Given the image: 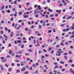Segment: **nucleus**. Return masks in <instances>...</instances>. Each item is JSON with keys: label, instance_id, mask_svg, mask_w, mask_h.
Masks as SVG:
<instances>
[{"label": "nucleus", "instance_id": "f257e3e1", "mask_svg": "<svg viewBox=\"0 0 74 74\" xmlns=\"http://www.w3.org/2000/svg\"><path fill=\"white\" fill-rule=\"evenodd\" d=\"M37 66H38V63L37 62L36 63V64H33V67H37Z\"/></svg>", "mask_w": 74, "mask_h": 74}, {"label": "nucleus", "instance_id": "f03ea898", "mask_svg": "<svg viewBox=\"0 0 74 74\" xmlns=\"http://www.w3.org/2000/svg\"><path fill=\"white\" fill-rule=\"evenodd\" d=\"M4 7H5L4 5H3L2 7H1L0 10H1H1H3L4 8Z\"/></svg>", "mask_w": 74, "mask_h": 74}, {"label": "nucleus", "instance_id": "7ed1b4c3", "mask_svg": "<svg viewBox=\"0 0 74 74\" xmlns=\"http://www.w3.org/2000/svg\"><path fill=\"white\" fill-rule=\"evenodd\" d=\"M57 53H59L58 54H56V56H60V52L59 51H57Z\"/></svg>", "mask_w": 74, "mask_h": 74}, {"label": "nucleus", "instance_id": "20e7f679", "mask_svg": "<svg viewBox=\"0 0 74 74\" xmlns=\"http://www.w3.org/2000/svg\"><path fill=\"white\" fill-rule=\"evenodd\" d=\"M69 71H70L71 72V73H72L73 74H74V71H73L72 69L71 68L69 70Z\"/></svg>", "mask_w": 74, "mask_h": 74}, {"label": "nucleus", "instance_id": "39448f33", "mask_svg": "<svg viewBox=\"0 0 74 74\" xmlns=\"http://www.w3.org/2000/svg\"><path fill=\"white\" fill-rule=\"evenodd\" d=\"M61 10H56V12H59V14H60V13H61Z\"/></svg>", "mask_w": 74, "mask_h": 74}, {"label": "nucleus", "instance_id": "423d86ee", "mask_svg": "<svg viewBox=\"0 0 74 74\" xmlns=\"http://www.w3.org/2000/svg\"><path fill=\"white\" fill-rule=\"evenodd\" d=\"M21 26H22V25H19L18 27L17 28V29H16V30H19V29H20V27H21Z\"/></svg>", "mask_w": 74, "mask_h": 74}, {"label": "nucleus", "instance_id": "0eeeda50", "mask_svg": "<svg viewBox=\"0 0 74 74\" xmlns=\"http://www.w3.org/2000/svg\"><path fill=\"white\" fill-rule=\"evenodd\" d=\"M26 69V68L24 67L21 69L22 71H25V69Z\"/></svg>", "mask_w": 74, "mask_h": 74}, {"label": "nucleus", "instance_id": "6e6552de", "mask_svg": "<svg viewBox=\"0 0 74 74\" xmlns=\"http://www.w3.org/2000/svg\"><path fill=\"white\" fill-rule=\"evenodd\" d=\"M23 16V18H28V17H29V15H27V16Z\"/></svg>", "mask_w": 74, "mask_h": 74}, {"label": "nucleus", "instance_id": "1a4fd4ad", "mask_svg": "<svg viewBox=\"0 0 74 74\" xmlns=\"http://www.w3.org/2000/svg\"><path fill=\"white\" fill-rule=\"evenodd\" d=\"M48 10H49V11L51 12H52V10H51V9L50 8H49L48 9Z\"/></svg>", "mask_w": 74, "mask_h": 74}, {"label": "nucleus", "instance_id": "9d476101", "mask_svg": "<svg viewBox=\"0 0 74 74\" xmlns=\"http://www.w3.org/2000/svg\"><path fill=\"white\" fill-rule=\"evenodd\" d=\"M0 67H1L2 70L3 71V66L2 65H0Z\"/></svg>", "mask_w": 74, "mask_h": 74}, {"label": "nucleus", "instance_id": "9b49d317", "mask_svg": "<svg viewBox=\"0 0 74 74\" xmlns=\"http://www.w3.org/2000/svg\"><path fill=\"white\" fill-rule=\"evenodd\" d=\"M66 32H68L69 30H70V28L67 27V29H66Z\"/></svg>", "mask_w": 74, "mask_h": 74}, {"label": "nucleus", "instance_id": "f8f14e48", "mask_svg": "<svg viewBox=\"0 0 74 74\" xmlns=\"http://www.w3.org/2000/svg\"><path fill=\"white\" fill-rule=\"evenodd\" d=\"M17 42H18V44H19L21 42V40H17Z\"/></svg>", "mask_w": 74, "mask_h": 74}, {"label": "nucleus", "instance_id": "ddd939ff", "mask_svg": "<svg viewBox=\"0 0 74 74\" xmlns=\"http://www.w3.org/2000/svg\"><path fill=\"white\" fill-rule=\"evenodd\" d=\"M18 22V23H21V22H23V21L20 20H19Z\"/></svg>", "mask_w": 74, "mask_h": 74}, {"label": "nucleus", "instance_id": "4468645a", "mask_svg": "<svg viewBox=\"0 0 74 74\" xmlns=\"http://www.w3.org/2000/svg\"><path fill=\"white\" fill-rule=\"evenodd\" d=\"M73 60H69L68 61V62H69V63H72L73 62Z\"/></svg>", "mask_w": 74, "mask_h": 74}, {"label": "nucleus", "instance_id": "2eb2a0df", "mask_svg": "<svg viewBox=\"0 0 74 74\" xmlns=\"http://www.w3.org/2000/svg\"><path fill=\"white\" fill-rule=\"evenodd\" d=\"M12 50H10V51H9V53L10 54V55H11V53H12Z\"/></svg>", "mask_w": 74, "mask_h": 74}, {"label": "nucleus", "instance_id": "dca6fc26", "mask_svg": "<svg viewBox=\"0 0 74 74\" xmlns=\"http://www.w3.org/2000/svg\"><path fill=\"white\" fill-rule=\"evenodd\" d=\"M17 1H18L17 0H15L14 1V4H16V2Z\"/></svg>", "mask_w": 74, "mask_h": 74}, {"label": "nucleus", "instance_id": "f3484780", "mask_svg": "<svg viewBox=\"0 0 74 74\" xmlns=\"http://www.w3.org/2000/svg\"><path fill=\"white\" fill-rule=\"evenodd\" d=\"M72 18V16H69V17L67 18L68 19H70L71 18Z\"/></svg>", "mask_w": 74, "mask_h": 74}, {"label": "nucleus", "instance_id": "a211bd4d", "mask_svg": "<svg viewBox=\"0 0 74 74\" xmlns=\"http://www.w3.org/2000/svg\"><path fill=\"white\" fill-rule=\"evenodd\" d=\"M2 63H5V60H1V61Z\"/></svg>", "mask_w": 74, "mask_h": 74}, {"label": "nucleus", "instance_id": "6ab92c4d", "mask_svg": "<svg viewBox=\"0 0 74 74\" xmlns=\"http://www.w3.org/2000/svg\"><path fill=\"white\" fill-rule=\"evenodd\" d=\"M53 52H54V51L52 50L51 51V52L50 53H51V54H53Z\"/></svg>", "mask_w": 74, "mask_h": 74}, {"label": "nucleus", "instance_id": "aec40b11", "mask_svg": "<svg viewBox=\"0 0 74 74\" xmlns=\"http://www.w3.org/2000/svg\"><path fill=\"white\" fill-rule=\"evenodd\" d=\"M39 15L38 14H36L35 16V17L36 18H38V17Z\"/></svg>", "mask_w": 74, "mask_h": 74}, {"label": "nucleus", "instance_id": "412c9836", "mask_svg": "<svg viewBox=\"0 0 74 74\" xmlns=\"http://www.w3.org/2000/svg\"><path fill=\"white\" fill-rule=\"evenodd\" d=\"M37 7H38V5L37 4H36L34 6V8H37Z\"/></svg>", "mask_w": 74, "mask_h": 74}, {"label": "nucleus", "instance_id": "4be33fe9", "mask_svg": "<svg viewBox=\"0 0 74 74\" xmlns=\"http://www.w3.org/2000/svg\"><path fill=\"white\" fill-rule=\"evenodd\" d=\"M40 23H41V24L43 23V20H40Z\"/></svg>", "mask_w": 74, "mask_h": 74}, {"label": "nucleus", "instance_id": "5701e85b", "mask_svg": "<svg viewBox=\"0 0 74 74\" xmlns=\"http://www.w3.org/2000/svg\"><path fill=\"white\" fill-rule=\"evenodd\" d=\"M19 72H20V70H16V72L17 73H19Z\"/></svg>", "mask_w": 74, "mask_h": 74}, {"label": "nucleus", "instance_id": "b1692460", "mask_svg": "<svg viewBox=\"0 0 74 74\" xmlns=\"http://www.w3.org/2000/svg\"><path fill=\"white\" fill-rule=\"evenodd\" d=\"M5 30H6V31H8V28H7V27H5Z\"/></svg>", "mask_w": 74, "mask_h": 74}, {"label": "nucleus", "instance_id": "393cba45", "mask_svg": "<svg viewBox=\"0 0 74 74\" xmlns=\"http://www.w3.org/2000/svg\"><path fill=\"white\" fill-rule=\"evenodd\" d=\"M23 40H26V38L25 37H23Z\"/></svg>", "mask_w": 74, "mask_h": 74}, {"label": "nucleus", "instance_id": "a878e982", "mask_svg": "<svg viewBox=\"0 0 74 74\" xmlns=\"http://www.w3.org/2000/svg\"><path fill=\"white\" fill-rule=\"evenodd\" d=\"M60 26H61V27H64V24H63L61 25H60Z\"/></svg>", "mask_w": 74, "mask_h": 74}, {"label": "nucleus", "instance_id": "bb28decb", "mask_svg": "<svg viewBox=\"0 0 74 74\" xmlns=\"http://www.w3.org/2000/svg\"><path fill=\"white\" fill-rule=\"evenodd\" d=\"M60 45H61V46H64V45L63 44V43H61L60 44Z\"/></svg>", "mask_w": 74, "mask_h": 74}, {"label": "nucleus", "instance_id": "cd10ccee", "mask_svg": "<svg viewBox=\"0 0 74 74\" xmlns=\"http://www.w3.org/2000/svg\"><path fill=\"white\" fill-rule=\"evenodd\" d=\"M28 51H29V52H33V51L31 49H29L28 50Z\"/></svg>", "mask_w": 74, "mask_h": 74}, {"label": "nucleus", "instance_id": "c85d7f7f", "mask_svg": "<svg viewBox=\"0 0 74 74\" xmlns=\"http://www.w3.org/2000/svg\"><path fill=\"white\" fill-rule=\"evenodd\" d=\"M60 63L61 64H64V62L63 61H60Z\"/></svg>", "mask_w": 74, "mask_h": 74}, {"label": "nucleus", "instance_id": "c756f323", "mask_svg": "<svg viewBox=\"0 0 74 74\" xmlns=\"http://www.w3.org/2000/svg\"><path fill=\"white\" fill-rule=\"evenodd\" d=\"M3 36H4V37L5 38H8V37L7 36H5V34H4L3 35Z\"/></svg>", "mask_w": 74, "mask_h": 74}, {"label": "nucleus", "instance_id": "7c9ffc66", "mask_svg": "<svg viewBox=\"0 0 74 74\" xmlns=\"http://www.w3.org/2000/svg\"><path fill=\"white\" fill-rule=\"evenodd\" d=\"M51 25V24H50V23H47L46 24V25H47V26H49V25Z\"/></svg>", "mask_w": 74, "mask_h": 74}, {"label": "nucleus", "instance_id": "2f4dec72", "mask_svg": "<svg viewBox=\"0 0 74 74\" xmlns=\"http://www.w3.org/2000/svg\"><path fill=\"white\" fill-rule=\"evenodd\" d=\"M25 30L26 31H28V28H25Z\"/></svg>", "mask_w": 74, "mask_h": 74}, {"label": "nucleus", "instance_id": "473e14b6", "mask_svg": "<svg viewBox=\"0 0 74 74\" xmlns=\"http://www.w3.org/2000/svg\"><path fill=\"white\" fill-rule=\"evenodd\" d=\"M10 11H11L10 10H7V12H8V13H10Z\"/></svg>", "mask_w": 74, "mask_h": 74}, {"label": "nucleus", "instance_id": "72a5a7b5", "mask_svg": "<svg viewBox=\"0 0 74 74\" xmlns=\"http://www.w3.org/2000/svg\"><path fill=\"white\" fill-rule=\"evenodd\" d=\"M71 38H74V35L70 36Z\"/></svg>", "mask_w": 74, "mask_h": 74}, {"label": "nucleus", "instance_id": "f704fd0d", "mask_svg": "<svg viewBox=\"0 0 74 74\" xmlns=\"http://www.w3.org/2000/svg\"><path fill=\"white\" fill-rule=\"evenodd\" d=\"M28 73H28V72H27V71H26V72L24 73V74H28Z\"/></svg>", "mask_w": 74, "mask_h": 74}, {"label": "nucleus", "instance_id": "c9c22d12", "mask_svg": "<svg viewBox=\"0 0 74 74\" xmlns=\"http://www.w3.org/2000/svg\"><path fill=\"white\" fill-rule=\"evenodd\" d=\"M15 26V24L14 23H13L12 25V27H14Z\"/></svg>", "mask_w": 74, "mask_h": 74}, {"label": "nucleus", "instance_id": "e433bc0d", "mask_svg": "<svg viewBox=\"0 0 74 74\" xmlns=\"http://www.w3.org/2000/svg\"><path fill=\"white\" fill-rule=\"evenodd\" d=\"M41 57L42 58H45V56H41Z\"/></svg>", "mask_w": 74, "mask_h": 74}, {"label": "nucleus", "instance_id": "4c0bfd02", "mask_svg": "<svg viewBox=\"0 0 74 74\" xmlns=\"http://www.w3.org/2000/svg\"><path fill=\"white\" fill-rule=\"evenodd\" d=\"M42 27V26H41V25H39V29H41Z\"/></svg>", "mask_w": 74, "mask_h": 74}, {"label": "nucleus", "instance_id": "58836bf2", "mask_svg": "<svg viewBox=\"0 0 74 74\" xmlns=\"http://www.w3.org/2000/svg\"><path fill=\"white\" fill-rule=\"evenodd\" d=\"M25 55H26L29 56L30 54L29 53H25Z\"/></svg>", "mask_w": 74, "mask_h": 74}, {"label": "nucleus", "instance_id": "ea45409f", "mask_svg": "<svg viewBox=\"0 0 74 74\" xmlns=\"http://www.w3.org/2000/svg\"><path fill=\"white\" fill-rule=\"evenodd\" d=\"M56 44V42H55L54 43H53L52 45H55V44Z\"/></svg>", "mask_w": 74, "mask_h": 74}, {"label": "nucleus", "instance_id": "a19ab883", "mask_svg": "<svg viewBox=\"0 0 74 74\" xmlns=\"http://www.w3.org/2000/svg\"><path fill=\"white\" fill-rule=\"evenodd\" d=\"M42 38L41 37L40 38L39 40L42 41Z\"/></svg>", "mask_w": 74, "mask_h": 74}, {"label": "nucleus", "instance_id": "79ce46f5", "mask_svg": "<svg viewBox=\"0 0 74 74\" xmlns=\"http://www.w3.org/2000/svg\"><path fill=\"white\" fill-rule=\"evenodd\" d=\"M38 45H39L38 44H37L36 45H35V46L36 47H38Z\"/></svg>", "mask_w": 74, "mask_h": 74}, {"label": "nucleus", "instance_id": "37998d69", "mask_svg": "<svg viewBox=\"0 0 74 74\" xmlns=\"http://www.w3.org/2000/svg\"><path fill=\"white\" fill-rule=\"evenodd\" d=\"M66 4H67V3H66V2H65V3H64L63 4V5H66Z\"/></svg>", "mask_w": 74, "mask_h": 74}, {"label": "nucleus", "instance_id": "c03bdc74", "mask_svg": "<svg viewBox=\"0 0 74 74\" xmlns=\"http://www.w3.org/2000/svg\"><path fill=\"white\" fill-rule=\"evenodd\" d=\"M62 5H63V4L62 3L60 4L59 5V6L60 7H61V6H62Z\"/></svg>", "mask_w": 74, "mask_h": 74}, {"label": "nucleus", "instance_id": "a18cd8bd", "mask_svg": "<svg viewBox=\"0 0 74 74\" xmlns=\"http://www.w3.org/2000/svg\"><path fill=\"white\" fill-rule=\"evenodd\" d=\"M53 16H54V15L53 14H51L50 15V16H51V17H53Z\"/></svg>", "mask_w": 74, "mask_h": 74}, {"label": "nucleus", "instance_id": "49530a36", "mask_svg": "<svg viewBox=\"0 0 74 74\" xmlns=\"http://www.w3.org/2000/svg\"><path fill=\"white\" fill-rule=\"evenodd\" d=\"M25 15H26V13H24V14L23 15V16H25Z\"/></svg>", "mask_w": 74, "mask_h": 74}, {"label": "nucleus", "instance_id": "de8ad7c7", "mask_svg": "<svg viewBox=\"0 0 74 74\" xmlns=\"http://www.w3.org/2000/svg\"><path fill=\"white\" fill-rule=\"evenodd\" d=\"M71 53H72L71 52H70V51H69L68 52L69 54H71Z\"/></svg>", "mask_w": 74, "mask_h": 74}, {"label": "nucleus", "instance_id": "09e8293b", "mask_svg": "<svg viewBox=\"0 0 74 74\" xmlns=\"http://www.w3.org/2000/svg\"><path fill=\"white\" fill-rule=\"evenodd\" d=\"M10 21H13V17H12L10 19Z\"/></svg>", "mask_w": 74, "mask_h": 74}, {"label": "nucleus", "instance_id": "8fccbe9b", "mask_svg": "<svg viewBox=\"0 0 74 74\" xmlns=\"http://www.w3.org/2000/svg\"><path fill=\"white\" fill-rule=\"evenodd\" d=\"M64 58L65 59H66V60L67 59V56H64Z\"/></svg>", "mask_w": 74, "mask_h": 74}, {"label": "nucleus", "instance_id": "3c124183", "mask_svg": "<svg viewBox=\"0 0 74 74\" xmlns=\"http://www.w3.org/2000/svg\"><path fill=\"white\" fill-rule=\"evenodd\" d=\"M32 7H30L29 8H28V11H29V10H31V9H32Z\"/></svg>", "mask_w": 74, "mask_h": 74}, {"label": "nucleus", "instance_id": "603ef678", "mask_svg": "<svg viewBox=\"0 0 74 74\" xmlns=\"http://www.w3.org/2000/svg\"><path fill=\"white\" fill-rule=\"evenodd\" d=\"M60 47V45H58L56 46V48H58V47Z\"/></svg>", "mask_w": 74, "mask_h": 74}, {"label": "nucleus", "instance_id": "864d4df0", "mask_svg": "<svg viewBox=\"0 0 74 74\" xmlns=\"http://www.w3.org/2000/svg\"><path fill=\"white\" fill-rule=\"evenodd\" d=\"M12 66H15V64H14V63H12Z\"/></svg>", "mask_w": 74, "mask_h": 74}, {"label": "nucleus", "instance_id": "5fc2aeb1", "mask_svg": "<svg viewBox=\"0 0 74 74\" xmlns=\"http://www.w3.org/2000/svg\"><path fill=\"white\" fill-rule=\"evenodd\" d=\"M23 43H27V41H23Z\"/></svg>", "mask_w": 74, "mask_h": 74}, {"label": "nucleus", "instance_id": "6e6d98bb", "mask_svg": "<svg viewBox=\"0 0 74 74\" xmlns=\"http://www.w3.org/2000/svg\"><path fill=\"white\" fill-rule=\"evenodd\" d=\"M71 42H72V41H71V40L69 41L68 43H69V44H70Z\"/></svg>", "mask_w": 74, "mask_h": 74}, {"label": "nucleus", "instance_id": "4d7b16f0", "mask_svg": "<svg viewBox=\"0 0 74 74\" xmlns=\"http://www.w3.org/2000/svg\"><path fill=\"white\" fill-rule=\"evenodd\" d=\"M71 28L72 30H73V29H74V27H71Z\"/></svg>", "mask_w": 74, "mask_h": 74}, {"label": "nucleus", "instance_id": "13d9d810", "mask_svg": "<svg viewBox=\"0 0 74 74\" xmlns=\"http://www.w3.org/2000/svg\"><path fill=\"white\" fill-rule=\"evenodd\" d=\"M12 10L13 11H15V9L14 8H12Z\"/></svg>", "mask_w": 74, "mask_h": 74}, {"label": "nucleus", "instance_id": "bf43d9fd", "mask_svg": "<svg viewBox=\"0 0 74 74\" xmlns=\"http://www.w3.org/2000/svg\"><path fill=\"white\" fill-rule=\"evenodd\" d=\"M71 67H74V64H72L71 65Z\"/></svg>", "mask_w": 74, "mask_h": 74}, {"label": "nucleus", "instance_id": "052dcab7", "mask_svg": "<svg viewBox=\"0 0 74 74\" xmlns=\"http://www.w3.org/2000/svg\"><path fill=\"white\" fill-rule=\"evenodd\" d=\"M1 23H4V21L3 20H2L1 21Z\"/></svg>", "mask_w": 74, "mask_h": 74}, {"label": "nucleus", "instance_id": "680f3d73", "mask_svg": "<svg viewBox=\"0 0 74 74\" xmlns=\"http://www.w3.org/2000/svg\"><path fill=\"white\" fill-rule=\"evenodd\" d=\"M53 32H55V28H54L53 30Z\"/></svg>", "mask_w": 74, "mask_h": 74}, {"label": "nucleus", "instance_id": "e2e57ef3", "mask_svg": "<svg viewBox=\"0 0 74 74\" xmlns=\"http://www.w3.org/2000/svg\"><path fill=\"white\" fill-rule=\"evenodd\" d=\"M45 56L46 57H48V56H49V55H47V54H45Z\"/></svg>", "mask_w": 74, "mask_h": 74}, {"label": "nucleus", "instance_id": "0e129e2a", "mask_svg": "<svg viewBox=\"0 0 74 74\" xmlns=\"http://www.w3.org/2000/svg\"><path fill=\"white\" fill-rule=\"evenodd\" d=\"M10 32H11V30H10V29H8V32L10 33Z\"/></svg>", "mask_w": 74, "mask_h": 74}, {"label": "nucleus", "instance_id": "69168bd1", "mask_svg": "<svg viewBox=\"0 0 74 74\" xmlns=\"http://www.w3.org/2000/svg\"><path fill=\"white\" fill-rule=\"evenodd\" d=\"M26 5H29V4H30V3H26Z\"/></svg>", "mask_w": 74, "mask_h": 74}, {"label": "nucleus", "instance_id": "338daca9", "mask_svg": "<svg viewBox=\"0 0 74 74\" xmlns=\"http://www.w3.org/2000/svg\"><path fill=\"white\" fill-rule=\"evenodd\" d=\"M28 23L29 25H30L31 24V23H30V21L28 22Z\"/></svg>", "mask_w": 74, "mask_h": 74}, {"label": "nucleus", "instance_id": "774afa93", "mask_svg": "<svg viewBox=\"0 0 74 74\" xmlns=\"http://www.w3.org/2000/svg\"><path fill=\"white\" fill-rule=\"evenodd\" d=\"M58 74H62V73H60V72H58Z\"/></svg>", "mask_w": 74, "mask_h": 74}]
</instances>
